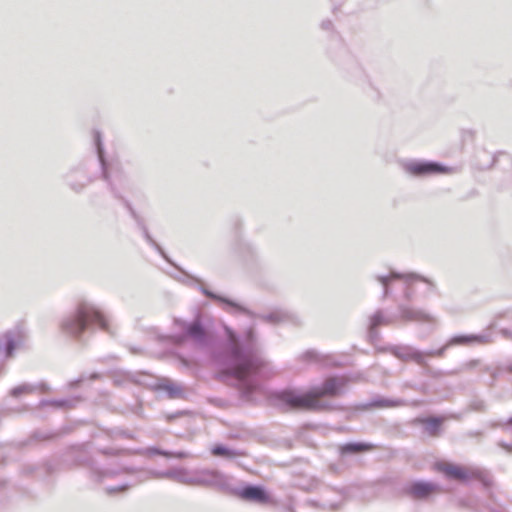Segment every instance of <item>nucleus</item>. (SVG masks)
Listing matches in <instances>:
<instances>
[{
  "label": "nucleus",
  "mask_w": 512,
  "mask_h": 512,
  "mask_svg": "<svg viewBox=\"0 0 512 512\" xmlns=\"http://www.w3.org/2000/svg\"><path fill=\"white\" fill-rule=\"evenodd\" d=\"M263 366L262 361L255 356L242 354L238 349L233 351L227 367L218 371L216 378L225 383L230 378L238 382V388L244 396H250L257 385L250 380Z\"/></svg>",
  "instance_id": "nucleus-1"
},
{
  "label": "nucleus",
  "mask_w": 512,
  "mask_h": 512,
  "mask_svg": "<svg viewBox=\"0 0 512 512\" xmlns=\"http://www.w3.org/2000/svg\"><path fill=\"white\" fill-rule=\"evenodd\" d=\"M91 325L102 330L108 329V321L102 312L93 305L83 302L78 305L75 316L62 323V329L67 334L79 336Z\"/></svg>",
  "instance_id": "nucleus-2"
},
{
  "label": "nucleus",
  "mask_w": 512,
  "mask_h": 512,
  "mask_svg": "<svg viewBox=\"0 0 512 512\" xmlns=\"http://www.w3.org/2000/svg\"><path fill=\"white\" fill-rule=\"evenodd\" d=\"M433 469L443 473L446 477L461 482L477 480L485 487H490L493 484L490 475L483 469L476 467H465L453 463L439 461L434 463Z\"/></svg>",
  "instance_id": "nucleus-3"
},
{
  "label": "nucleus",
  "mask_w": 512,
  "mask_h": 512,
  "mask_svg": "<svg viewBox=\"0 0 512 512\" xmlns=\"http://www.w3.org/2000/svg\"><path fill=\"white\" fill-rule=\"evenodd\" d=\"M279 399L292 410L326 411L330 409L328 403L318 402L313 389L305 393L283 391L279 395Z\"/></svg>",
  "instance_id": "nucleus-4"
},
{
  "label": "nucleus",
  "mask_w": 512,
  "mask_h": 512,
  "mask_svg": "<svg viewBox=\"0 0 512 512\" xmlns=\"http://www.w3.org/2000/svg\"><path fill=\"white\" fill-rule=\"evenodd\" d=\"M406 171L413 176L448 174L450 169L435 162H412L406 165Z\"/></svg>",
  "instance_id": "nucleus-5"
},
{
  "label": "nucleus",
  "mask_w": 512,
  "mask_h": 512,
  "mask_svg": "<svg viewBox=\"0 0 512 512\" xmlns=\"http://www.w3.org/2000/svg\"><path fill=\"white\" fill-rule=\"evenodd\" d=\"M346 382L343 378L331 377L326 379L321 387L313 388V392L318 402L326 403L324 397H335L341 393Z\"/></svg>",
  "instance_id": "nucleus-6"
},
{
  "label": "nucleus",
  "mask_w": 512,
  "mask_h": 512,
  "mask_svg": "<svg viewBox=\"0 0 512 512\" xmlns=\"http://www.w3.org/2000/svg\"><path fill=\"white\" fill-rule=\"evenodd\" d=\"M448 419L447 416L417 417L412 420L413 425H422L424 432L430 437H438L441 434L442 425Z\"/></svg>",
  "instance_id": "nucleus-7"
},
{
  "label": "nucleus",
  "mask_w": 512,
  "mask_h": 512,
  "mask_svg": "<svg viewBox=\"0 0 512 512\" xmlns=\"http://www.w3.org/2000/svg\"><path fill=\"white\" fill-rule=\"evenodd\" d=\"M238 496L242 500L256 502L259 504L272 503V499L269 494L259 486H246L239 491Z\"/></svg>",
  "instance_id": "nucleus-8"
},
{
  "label": "nucleus",
  "mask_w": 512,
  "mask_h": 512,
  "mask_svg": "<svg viewBox=\"0 0 512 512\" xmlns=\"http://www.w3.org/2000/svg\"><path fill=\"white\" fill-rule=\"evenodd\" d=\"M437 491V486L430 482H414L406 489V493L414 499H425Z\"/></svg>",
  "instance_id": "nucleus-9"
},
{
  "label": "nucleus",
  "mask_w": 512,
  "mask_h": 512,
  "mask_svg": "<svg viewBox=\"0 0 512 512\" xmlns=\"http://www.w3.org/2000/svg\"><path fill=\"white\" fill-rule=\"evenodd\" d=\"M450 343L456 345H469L474 343L485 345L491 343V339L484 335H461L452 338Z\"/></svg>",
  "instance_id": "nucleus-10"
},
{
  "label": "nucleus",
  "mask_w": 512,
  "mask_h": 512,
  "mask_svg": "<svg viewBox=\"0 0 512 512\" xmlns=\"http://www.w3.org/2000/svg\"><path fill=\"white\" fill-rule=\"evenodd\" d=\"M375 449L370 443H348L340 447L342 454L368 452Z\"/></svg>",
  "instance_id": "nucleus-11"
},
{
  "label": "nucleus",
  "mask_w": 512,
  "mask_h": 512,
  "mask_svg": "<svg viewBox=\"0 0 512 512\" xmlns=\"http://www.w3.org/2000/svg\"><path fill=\"white\" fill-rule=\"evenodd\" d=\"M212 453L215 456H225V457H234L237 455L235 452L230 451L229 449H227L226 447L221 446V445L215 446L212 449Z\"/></svg>",
  "instance_id": "nucleus-12"
},
{
  "label": "nucleus",
  "mask_w": 512,
  "mask_h": 512,
  "mask_svg": "<svg viewBox=\"0 0 512 512\" xmlns=\"http://www.w3.org/2000/svg\"><path fill=\"white\" fill-rule=\"evenodd\" d=\"M508 425H512V417L507 422Z\"/></svg>",
  "instance_id": "nucleus-13"
}]
</instances>
